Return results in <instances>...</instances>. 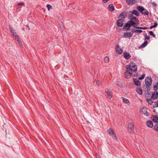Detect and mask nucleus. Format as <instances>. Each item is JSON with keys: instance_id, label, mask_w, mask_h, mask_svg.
I'll list each match as a JSON object with an SVG mask.
<instances>
[{"instance_id": "f257e3e1", "label": "nucleus", "mask_w": 158, "mask_h": 158, "mask_svg": "<svg viewBox=\"0 0 158 158\" xmlns=\"http://www.w3.org/2000/svg\"><path fill=\"white\" fill-rule=\"evenodd\" d=\"M137 71V67L135 64L130 63L129 68L126 69L124 73V77L127 79L129 78L132 74V72H135Z\"/></svg>"}, {"instance_id": "f03ea898", "label": "nucleus", "mask_w": 158, "mask_h": 158, "mask_svg": "<svg viewBox=\"0 0 158 158\" xmlns=\"http://www.w3.org/2000/svg\"><path fill=\"white\" fill-rule=\"evenodd\" d=\"M9 28L11 33L13 35V36L15 37L16 40H17L19 44L21 46L22 45L21 41L19 40V36L15 32V30L13 29L11 26L9 25Z\"/></svg>"}, {"instance_id": "7ed1b4c3", "label": "nucleus", "mask_w": 158, "mask_h": 158, "mask_svg": "<svg viewBox=\"0 0 158 158\" xmlns=\"http://www.w3.org/2000/svg\"><path fill=\"white\" fill-rule=\"evenodd\" d=\"M135 23L132 21L131 20H130L126 23L123 26V29H126L127 31H128L131 26L136 27L135 25Z\"/></svg>"}, {"instance_id": "20e7f679", "label": "nucleus", "mask_w": 158, "mask_h": 158, "mask_svg": "<svg viewBox=\"0 0 158 158\" xmlns=\"http://www.w3.org/2000/svg\"><path fill=\"white\" fill-rule=\"evenodd\" d=\"M136 8L142 14L144 15H147L149 13V12L142 6H137Z\"/></svg>"}, {"instance_id": "39448f33", "label": "nucleus", "mask_w": 158, "mask_h": 158, "mask_svg": "<svg viewBox=\"0 0 158 158\" xmlns=\"http://www.w3.org/2000/svg\"><path fill=\"white\" fill-rule=\"evenodd\" d=\"M107 132L110 135L112 136L114 139L116 140L117 138L114 132V130L111 128H110L107 131Z\"/></svg>"}, {"instance_id": "423d86ee", "label": "nucleus", "mask_w": 158, "mask_h": 158, "mask_svg": "<svg viewBox=\"0 0 158 158\" xmlns=\"http://www.w3.org/2000/svg\"><path fill=\"white\" fill-rule=\"evenodd\" d=\"M145 83L147 86L149 87L152 84V78L150 76L146 77L145 80Z\"/></svg>"}, {"instance_id": "0eeeda50", "label": "nucleus", "mask_w": 158, "mask_h": 158, "mask_svg": "<svg viewBox=\"0 0 158 158\" xmlns=\"http://www.w3.org/2000/svg\"><path fill=\"white\" fill-rule=\"evenodd\" d=\"M124 20L123 19H119L117 21V25L118 27H122L124 23Z\"/></svg>"}, {"instance_id": "6e6552de", "label": "nucleus", "mask_w": 158, "mask_h": 158, "mask_svg": "<svg viewBox=\"0 0 158 158\" xmlns=\"http://www.w3.org/2000/svg\"><path fill=\"white\" fill-rule=\"evenodd\" d=\"M128 128V130L130 131H133L134 130V126L133 122H131L129 123Z\"/></svg>"}, {"instance_id": "1a4fd4ad", "label": "nucleus", "mask_w": 158, "mask_h": 158, "mask_svg": "<svg viewBox=\"0 0 158 158\" xmlns=\"http://www.w3.org/2000/svg\"><path fill=\"white\" fill-rule=\"evenodd\" d=\"M133 14H131L129 15V17L131 18L130 20H132L134 22H135V23H138L139 22V20L137 18L133 16Z\"/></svg>"}, {"instance_id": "9d476101", "label": "nucleus", "mask_w": 158, "mask_h": 158, "mask_svg": "<svg viewBox=\"0 0 158 158\" xmlns=\"http://www.w3.org/2000/svg\"><path fill=\"white\" fill-rule=\"evenodd\" d=\"M152 120L155 123H158V116L155 115H152L151 117Z\"/></svg>"}, {"instance_id": "9b49d317", "label": "nucleus", "mask_w": 158, "mask_h": 158, "mask_svg": "<svg viewBox=\"0 0 158 158\" xmlns=\"http://www.w3.org/2000/svg\"><path fill=\"white\" fill-rule=\"evenodd\" d=\"M137 0H126V2L128 5H133L136 2Z\"/></svg>"}, {"instance_id": "f8f14e48", "label": "nucleus", "mask_w": 158, "mask_h": 158, "mask_svg": "<svg viewBox=\"0 0 158 158\" xmlns=\"http://www.w3.org/2000/svg\"><path fill=\"white\" fill-rule=\"evenodd\" d=\"M115 49L116 52L118 54H121L123 52V50L121 48H119L118 45L116 46Z\"/></svg>"}, {"instance_id": "ddd939ff", "label": "nucleus", "mask_w": 158, "mask_h": 158, "mask_svg": "<svg viewBox=\"0 0 158 158\" xmlns=\"http://www.w3.org/2000/svg\"><path fill=\"white\" fill-rule=\"evenodd\" d=\"M123 55L124 57L126 60H128L130 59L131 57V56L129 53L126 52H125L123 53Z\"/></svg>"}, {"instance_id": "4468645a", "label": "nucleus", "mask_w": 158, "mask_h": 158, "mask_svg": "<svg viewBox=\"0 0 158 158\" xmlns=\"http://www.w3.org/2000/svg\"><path fill=\"white\" fill-rule=\"evenodd\" d=\"M127 16V13L125 11H123L121 13L119 16V18L120 19H124Z\"/></svg>"}, {"instance_id": "2eb2a0df", "label": "nucleus", "mask_w": 158, "mask_h": 158, "mask_svg": "<svg viewBox=\"0 0 158 158\" xmlns=\"http://www.w3.org/2000/svg\"><path fill=\"white\" fill-rule=\"evenodd\" d=\"M158 93L157 91H155L154 93H153L152 96V99L153 100L156 99L158 97Z\"/></svg>"}, {"instance_id": "dca6fc26", "label": "nucleus", "mask_w": 158, "mask_h": 158, "mask_svg": "<svg viewBox=\"0 0 158 158\" xmlns=\"http://www.w3.org/2000/svg\"><path fill=\"white\" fill-rule=\"evenodd\" d=\"M133 35L132 32H125L124 33L123 37L124 38H127L128 37H131Z\"/></svg>"}, {"instance_id": "f3484780", "label": "nucleus", "mask_w": 158, "mask_h": 158, "mask_svg": "<svg viewBox=\"0 0 158 158\" xmlns=\"http://www.w3.org/2000/svg\"><path fill=\"white\" fill-rule=\"evenodd\" d=\"M142 112L143 114H144L145 116H148V113L147 112V108L145 107L142 108L141 109Z\"/></svg>"}, {"instance_id": "a211bd4d", "label": "nucleus", "mask_w": 158, "mask_h": 158, "mask_svg": "<svg viewBox=\"0 0 158 158\" xmlns=\"http://www.w3.org/2000/svg\"><path fill=\"white\" fill-rule=\"evenodd\" d=\"M131 32L132 33L134 32L137 33H140L142 32V31L141 29H132L131 30Z\"/></svg>"}, {"instance_id": "6ab92c4d", "label": "nucleus", "mask_w": 158, "mask_h": 158, "mask_svg": "<svg viewBox=\"0 0 158 158\" xmlns=\"http://www.w3.org/2000/svg\"><path fill=\"white\" fill-rule=\"evenodd\" d=\"M105 92L107 94V96L109 98H110L112 97V95L111 93V90L110 89H106Z\"/></svg>"}, {"instance_id": "aec40b11", "label": "nucleus", "mask_w": 158, "mask_h": 158, "mask_svg": "<svg viewBox=\"0 0 158 158\" xmlns=\"http://www.w3.org/2000/svg\"><path fill=\"white\" fill-rule=\"evenodd\" d=\"M134 82L135 84L138 86H139L140 85V83L139 81L136 78L133 79Z\"/></svg>"}, {"instance_id": "412c9836", "label": "nucleus", "mask_w": 158, "mask_h": 158, "mask_svg": "<svg viewBox=\"0 0 158 158\" xmlns=\"http://www.w3.org/2000/svg\"><path fill=\"white\" fill-rule=\"evenodd\" d=\"M147 125L148 127H152L153 126L152 122L150 120H148L146 122Z\"/></svg>"}, {"instance_id": "4be33fe9", "label": "nucleus", "mask_w": 158, "mask_h": 158, "mask_svg": "<svg viewBox=\"0 0 158 158\" xmlns=\"http://www.w3.org/2000/svg\"><path fill=\"white\" fill-rule=\"evenodd\" d=\"M131 13L132 14H133L137 16H139L140 15L139 13L136 10H132Z\"/></svg>"}, {"instance_id": "5701e85b", "label": "nucleus", "mask_w": 158, "mask_h": 158, "mask_svg": "<svg viewBox=\"0 0 158 158\" xmlns=\"http://www.w3.org/2000/svg\"><path fill=\"white\" fill-rule=\"evenodd\" d=\"M108 8L109 10L112 11H114V7L112 4L109 5Z\"/></svg>"}, {"instance_id": "b1692460", "label": "nucleus", "mask_w": 158, "mask_h": 158, "mask_svg": "<svg viewBox=\"0 0 158 158\" xmlns=\"http://www.w3.org/2000/svg\"><path fill=\"white\" fill-rule=\"evenodd\" d=\"M123 102L125 104H128L130 103L129 100L125 98H123Z\"/></svg>"}, {"instance_id": "393cba45", "label": "nucleus", "mask_w": 158, "mask_h": 158, "mask_svg": "<svg viewBox=\"0 0 158 158\" xmlns=\"http://www.w3.org/2000/svg\"><path fill=\"white\" fill-rule=\"evenodd\" d=\"M148 43V42L147 41H146L144 42L143 44H142L140 46V48H143L146 47Z\"/></svg>"}, {"instance_id": "a878e982", "label": "nucleus", "mask_w": 158, "mask_h": 158, "mask_svg": "<svg viewBox=\"0 0 158 158\" xmlns=\"http://www.w3.org/2000/svg\"><path fill=\"white\" fill-rule=\"evenodd\" d=\"M136 91L139 95H141L142 94V90L140 88H137L136 89Z\"/></svg>"}, {"instance_id": "bb28decb", "label": "nucleus", "mask_w": 158, "mask_h": 158, "mask_svg": "<svg viewBox=\"0 0 158 158\" xmlns=\"http://www.w3.org/2000/svg\"><path fill=\"white\" fill-rule=\"evenodd\" d=\"M158 25V23L156 22H155L154 23V25H153L151 26L150 27V29H152L153 28H155L156 27V26Z\"/></svg>"}, {"instance_id": "cd10ccee", "label": "nucleus", "mask_w": 158, "mask_h": 158, "mask_svg": "<svg viewBox=\"0 0 158 158\" xmlns=\"http://www.w3.org/2000/svg\"><path fill=\"white\" fill-rule=\"evenodd\" d=\"M109 59L108 56H106L104 58V61L106 63H107L109 61Z\"/></svg>"}, {"instance_id": "c85d7f7f", "label": "nucleus", "mask_w": 158, "mask_h": 158, "mask_svg": "<svg viewBox=\"0 0 158 158\" xmlns=\"http://www.w3.org/2000/svg\"><path fill=\"white\" fill-rule=\"evenodd\" d=\"M135 28H137L138 29H141H141L142 30H145V29H146L148 28L147 27H135Z\"/></svg>"}, {"instance_id": "c756f323", "label": "nucleus", "mask_w": 158, "mask_h": 158, "mask_svg": "<svg viewBox=\"0 0 158 158\" xmlns=\"http://www.w3.org/2000/svg\"><path fill=\"white\" fill-rule=\"evenodd\" d=\"M155 91H157V90L158 89V82L156 83V84L153 87Z\"/></svg>"}, {"instance_id": "7c9ffc66", "label": "nucleus", "mask_w": 158, "mask_h": 158, "mask_svg": "<svg viewBox=\"0 0 158 158\" xmlns=\"http://www.w3.org/2000/svg\"><path fill=\"white\" fill-rule=\"evenodd\" d=\"M145 75L144 74H143L140 77H139V80H142L144 78Z\"/></svg>"}, {"instance_id": "2f4dec72", "label": "nucleus", "mask_w": 158, "mask_h": 158, "mask_svg": "<svg viewBox=\"0 0 158 158\" xmlns=\"http://www.w3.org/2000/svg\"><path fill=\"white\" fill-rule=\"evenodd\" d=\"M147 101L148 103L150 105H151L153 102L152 101L151 99H147Z\"/></svg>"}, {"instance_id": "473e14b6", "label": "nucleus", "mask_w": 158, "mask_h": 158, "mask_svg": "<svg viewBox=\"0 0 158 158\" xmlns=\"http://www.w3.org/2000/svg\"><path fill=\"white\" fill-rule=\"evenodd\" d=\"M149 33L150 34V35H151V36H152L153 37H155V35L154 34V33H153V32L151 31H150L149 32Z\"/></svg>"}, {"instance_id": "72a5a7b5", "label": "nucleus", "mask_w": 158, "mask_h": 158, "mask_svg": "<svg viewBox=\"0 0 158 158\" xmlns=\"http://www.w3.org/2000/svg\"><path fill=\"white\" fill-rule=\"evenodd\" d=\"M154 129L155 130L158 131V123L156 124L154 126Z\"/></svg>"}, {"instance_id": "f704fd0d", "label": "nucleus", "mask_w": 158, "mask_h": 158, "mask_svg": "<svg viewBox=\"0 0 158 158\" xmlns=\"http://www.w3.org/2000/svg\"><path fill=\"white\" fill-rule=\"evenodd\" d=\"M144 37H145V39H147L148 40L150 39V37L149 35H148L147 34H145L144 35Z\"/></svg>"}, {"instance_id": "c9c22d12", "label": "nucleus", "mask_w": 158, "mask_h": 158, "mask_svg": "<svg viewBox=\"0 0 158 158\" xmlns=\"http://www.w3.org/2000/svg\"><path fill=\"white\" fill-rule=\"evenodd\" d=\"M47 8L48 9V10H49L50 9H52V6L49 5V4H48L47 5Z\"/></svg>"}, {"instance_id": "e433bc0d", "label": "nucleus", "mask_w": 158, "mask_h": 158, "mask_svg": "<svg viewBox=\"0 0 158 158\" xmlns=\"http://www.w3.org/2000/svg\"><path fill=\"white\" fill-rule=\"evenodd\" d=\"M17 7L18 9H19V10H20L21 8V7L20 5H19L18 4V5L17 6Z\"/></svg>"}, {"instance_id": "4c0bfd02", "label": "nucleus", "mask_w": 158, "mask_h": 158, "mask_svg": "<svg viewBox=\"0 0 158 158\" xmlns=\"http://www.w3.org/2000/svg\"><path fill=\"white\" fill-rule=\"evenodd\" d=\"M97 85H99L100 83V81L99 80H97L96 81Z\"/></svg>"}, {"instance_id": "58836bf2", "label": "nucleus", "mask_w": 158, "mask_h": 158, "mask_svg": "<svg viewBox=\"0 0 158 158\" xmlns=\"http://www.w3.org/2000/svg\"><path fill=\"white\" fill-rule=\"evenodd\" d=\"M152 4L154 6H156V4L155 2H153Z\"/></svg>"}, {"instance_id": "ea45409f", "label": "nucleus", "mask_w": 158, "mask_h": 158, "mask_svg": "<svg viewBox=\"0 0 158 158\" xmlns=\"http://www.w3.org/2000/svg\"><path fill=\"white\" fill-rule=\"evenodd\" d=\"M109 0H102V2L104 3H106Z\"/></svg>"}, {"instance_id": "a19ab883", "label": "nucleus", "mask_w": 158, "mask_h": 158, "mask_svg": "<svg viewBox=\"0 0 158 158\" xmlns=\"http://www.w3.org/2000/svg\"><path fill=\"white\" fill-rule=\"evenodd\" d=\"M19 5L23 6V2H19L18 4Z\"/></svg>"}, {"instance_id": "79ce46f5", "label": "nucleus", "mask_w": 158, "mask_h": 158, "mask_svg": "<svg viewBox=\"0 0 158 158\" xmlns=\"http://www.w3.org/2000/svg\"><path fill=\"white\" fill-rule=\"evenodd\" d=\"M26 26L27 27V28H28L29 30H30V28H29V27L28 26V25H26Z\"/></svg>"}, {"instance_id": "37998d69", "label": "nucleus", "mask_w": 158, "mask_h": 158, "mask_svg": "<svg viewBox=\"0 0 158 158\" xmlns=\"http://www.w3.org/2000/svg\"><path fill=\"white\" fill-rule=\"evenodd\" d=\"M132 69H134L135 68H132Z\"/></svg>"}, {"instance_id": "c03bdc74", "label": "nucleus", "mask_w": 158, "mask_h": 158, "mask_svg": "<svg viewBox=\"0 0 158 158\" xmlns=\"http://www.w3.org/2000/svg\"><path fill=\"white\" fill-rule=\"evenodd\" d=\"M23 30H24V29L23 28Z\"/></svg>"}, {"instance_id": "a18cd8bd", "label": "nucleus", "mask_w": 158, "mask_h": 158, "mask_svg": "<svg viewBox=\"0 0 158 158\" xmlns=\"http://www.w3.org/2000/svg\"><path fill=\"white\" fill-rule=\"evenodd\" d=\"M157 19L158 20V17L157 18Z\"/></svg>"}]
</instances>
